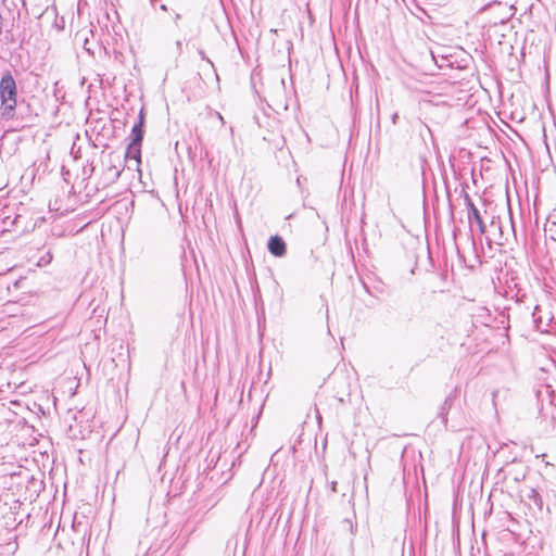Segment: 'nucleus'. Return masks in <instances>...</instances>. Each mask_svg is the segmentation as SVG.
<instances>
[{"label":"nucleus","mask_w":556,"mask_h":556,"mask_svg":"<svg viewBox=\"0 0 556 556\" xmlns=\"http://www.w3.org/2000/svg\"><path fill=\"white\" fill-rule=\"evenodd\" d=\"M532 494H533V497H535L538 495V493L535 492V490H532Z\"/></svg>","instance_id":"obj_15"},{"label":"nucleus","mask_w":556,"mask_h":556,"mask_svg":"<svg viewBox=\"0 0 556 556\" xmlns=\"http://www.w3.org/2000/svg\"><path fill=\"white\" fill-rule=\"evenodd\" d=\"M141 143L130 141L127 146L125 157L126 160H134L136 165L138 166L140 164V156H141Z\"/></svg>","instance_id":"obj_5"},{"label":"nucleus","mask_w":556,"mask_h":556,"mask_svg":"<svg viewBox=\"0 0 556 556\" xmlns=\"http://www.w3.org/2000/svg\"><path fill=\"white\" fill-rule=\"evenodd\" d=\"M3 27H4V18L2 16V14L0 13V35L3 31Z\"/></svg>","instance_id":"obj_9"},{"label":"nucleus","mask_w":556,"mask_h":556,"mask_svg":"<svg viewBox=\"0 0 556 556\" xmlns=\"http://www.w3.org/2000/svg\"><path fill=\"white\" fill-rule=\"evenodd\" d=\"M143 122H144V116H143V111L141 110L139 113V116H138V122L132 126V129H131V136H132L131 141L141 143V141L143 139Z\"/></svg>","instance_id":"obj_6"},{"label":"nucleus","mask_w":556,"mask_h":556,"mask_svg":"<svg viewBox=\"0 0 556 556\" xmlns=\"http://www.w3.org/2000/svg\"><path fill=\"white\" fill-rule=\"evenodd\" d=\"M268 251L277 257H282L286 254V243L279 236H271L267 244Z\"/></svg>","instance_id":"obj_4"},{"label":"nucleus","mask_w":556,"mask_h":556,"mask_svg":"<svg viewBox=\"0 0 556 556\" xmlns=\"http://www.w3.org/2000/svg\"><path fill=\"white\" fill-rule=\"evenodd\" d=\"M161 9H162L163 11H166V10H167V8H166V5H165V4H162V5H161Z\"/></svg>","instance_id":"obj_13"},{"label":"nucleus","mask_w":556,"mask_h":556,"mask_svg":"<svg viewBox=\"0 0 556 556\" xmlns=\"http://www.w3.org/2000/svg\"><path fill=\"white\" fill-rule=\"evenodd\" d=\"M16 83L11 73H5L0 80V99L2 104V116L11 118L16 108Z\"/></svg>","instance_id":"obj_1"},{"label":"nucleus","mask_w":556,"mask_h":556,"mask_svg":"<svg viewBox=\"0 0 556 556\" xmlns=\"http://www.w3.org/2000/svg\"><path fill=\"white\" fill-rule=\"evenodd\" d=\"M465 203L468 208L467 216L469 223L475 220L479 227L480 232L484 233L486 230L485 224L483 223L479 210L476 207L468 193H465Z\"/></svg>","instance_id":"obj_3"},{"label":"nucleus","mask_w":556,"mask_h":556,"mask_svg":"<svg viewBox=\"0 0 556 556\" xmlns=\"http://www.w3.org/2000/svg\"><path fill=\"white\" fill-rule=\"evenodd\" d=\"M178 20H180V14H176L175 16V22H177Z\"/></svg>","instance_id":"obj_12"},{"label":"nucleus","mask_w":556,"mask_h":556,"mask_svg":"<svg viewBox=\"0 0 556 556\" xmlns=\"http://www.w3.org/2000/svg\"><path fill=\"white\" fill-rule=\"evenodd\" d=\"M177 48L180 49L181 48V42L180 41H177Z\"/></svg>","instance_id":"obj_14"},{"label":"nucleus","mask_w":556,"mask_h":556,"mask_svg":"<svg viewBox=\"0 0 556 556\" xmlns=\"http://www.w3.org/2000/svg\"><path fill=\"white\" fill-rule=\"evenodd\" d=\"M396 118H397V114L395 113V114H393V116H392V122H393V124H395V123H396Z\"/></svg>","instance_id":"obj_11"},{"label":"nucleus","mask_w":556,"mask_h":556,"mask_svg":"<svg viewBox=\"0 0 556 556\" xmlns=\"http://www.w3.org/2000/svg\"><path fill=\"white\" fill-rule=\"evenodd\" d=\"M535 328L542 333L556 332V316L547 306L536 305L532 313Z\"/></svg>","instance_id":"obj_2"},{"label":"nucleus","mask_w":556,"mask_h":556,"mask_svg":"<svg viewBox=\"0 0 556 556\" xmlns=\"http://www.w3.org/2000/svg\"><path fill=\"white\" fill-rule=\"evenodd\" d=\"M330 489H331V492L336 493L337 492V481H332L330 483Z\"/></svg>","instance_id":"obj_10"},{"label":"nucleus","mask_w":556,"mask_h":556,"mask_svg":"<svg viewBox=\"0 0 556 556\" xmlns=\"http://www.w3.org/2000/svg\"><path fill=\"white\" fill-rule=\"evenodd\" d=\"M214 115L216 116V118L220 122L222 125L225 124V121H224V117L222 116L220 113L218 112H215Z\"/></svg>","instance_id":"obj_8"},{"label":"nucleus","mask_w":556,"mask_h":556,"mask_svg":"<svg viewBox=\"0 0 556 556\" xmlns=\"http://www.w3.org/2000/svg\"><path fill=\"white\" fill-rule=\"evenodd\" d=\"M452 404H453V396L448 395L441 406L440 416H441L444 425H446V422H447V413L451 409Z\"/></svg>","instance_id":"obj_7"}]
</instances>
